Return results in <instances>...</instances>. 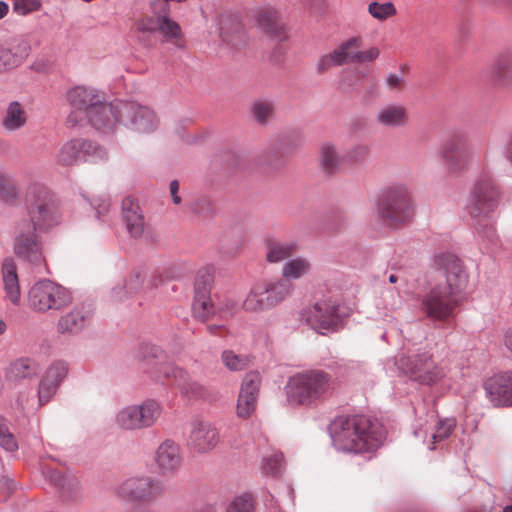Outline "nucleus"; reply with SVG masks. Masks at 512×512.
<instances>
[{
    "label": "nucleus",
    "mask_w": 512,
    "mask_h": 512,
    "mask_svg": "<svg viewBox=\"0 0 512 512\" xmlns=\"http://www.w3.org/2000/svg\"><path fill=\"white\" fill-rule=\"evenodd\" d=\"M67 101L71 108L68 123L81 125L84 121L102 133L113 132L119 124V101L108 103L103 93L88 86L68 90Z\"/></svg>",
    "instance_id": "1"
},
{
    "label": "nucleus",
    "mask_w": 512,
    "mask_h": 512,
    "mask_svg": "<svg viewBox=\"0 0 512 512\" xmlns=\"http://www.w3.org/2000/svg\"><path fill=\"white\" fill-rule=\"evenodd\" d=\"M329 433L338 451L354 454L375 452L386 437L378 420L363 415L337 417L329 425Z\"/></svg>",
    "instance_id": "2"
},
{
    "label": "nucleus",
    "mask_w": 512,
    "mask_h": 512,
    "mask_svg": "<svg viewBox=\"0 0 512 512\" xmlns=\"http://www.w3.org/2000/svg\"><path fill=\"white\" fill-rule=\"evenodd\" d=\"M332 377L322 370L295 373L284 387L286 400L292 407L310 408L323 402L332 393Z\"/></svg>",
    "instance_id": "3"
},
{
    "label": "nucleus",
    "mask_w": 512,
    "mask_h": 512,
    "mask_svg": "<svg viewBox=\"0 0 512 512\" xmlns=\"http://www.w3.org/2000/svg\"><path fill=\"white\" fill-rule=\"evenodd\" d=\"M27 221L31 229L47 231L62 220V214L55 195L45 185L31 184L25 194Z\"/></svg>",
    "instance_id": "4"
},
{
    "label": "nucleus",
    "mask_w": 512,
    "mask_h": 512,
    "mask_svg": "<svg viewBox=\"0 0 512 512\" xmlns=\"http://www.w3.org/2000/svg\"><path fill=\"white\" fill-rule=\"evenodd\" d=\"M415 214L411 189L407 184H396L375 203L372 215L375 219L390 227L409 223Z\"/></svg>",
    "instance_id": "5"
},
{
    "label": "nucleus",
    "mask_w": 512,
    "mask_h": 512,
    "mask_svg": "<svg viewBox=\"0 0 512 512\" xmlns=\"http://www.w3.org/2000/svg\"><path fill=\"white\" fill-rule=\"evenodd\" d=\"M293 284L286 281H270L253 285L246 294L242 309L247 313H260L275 308L293 292Z\"/></svg>",
    "instance_id": "6"
},
{
    "label": "nucleus",
    "mask_w": 512,
    "mask_h": 512,
    "mask_svg": "<svg viewBox=\"0 0 512 512\" xmlns=\"http://www.w3.org/2000/svg\"><path fill=\"white\" fill-rule=\"evenodd\" d=\"M71 302L70 291L48 279L34 283L28 291V306L37 313L60 311Z\"/></svg>",
    "instance_id": "7"
},
{
    "label": "nucleus",
    "mask_w": 512,
    "mask_h": 512,
    "mask_svg": "<svg viewBox=\"0 0 512 512\" xmlns=\"http://www.w3.org/2000/svg\"><path fill=\"white\" fill-rule=\"evenodd\" d=\"M162 413L161 404L154 399L120 408L114 417L115 425L124 431H138L156 424Z\"/></svg>",
    "instance_id": "8"
},
{
    "label": "nucleus",
    "mask_w": 512,
    "mask_h": 512,
    "mask_svg": "<svg viewBox=\"0 0 512 512\" xmlns=\"http://www.w3.org/2000/svg\"><path fill=\"white\" fill-rule=\"evenodd\" d=\"M396 365L411 380L421 385H434L447 377L446 366L436 364L427 352L411 356H400Z\"/></svg>",
    "instance_id": "9"
},
{
    "label": "nucleus",
    "mask_w": 512,
    "mask_h": 512,
    "mask_svg": "<svg viewBox=\"0 0 512 512\" xmlns=\"http://www.w3.org/2000/svg\"><path fill=\"white\" fill-rule=\"evenodd\" d=\"M459 302L442 284H437L421 295L419 311L432 321L448 322L454 317Z\"/></svg>",
    "instance_id": "10"
},
{
    "label": "nucleus",
    "mask_w": 512,
    "mask_h": 512,
    "mask_svg": "<svg viewBox=\"0 0 512 512\" xmlns=\"http://www.w3.org/2000/svg\"><path fill=\"white\" fill-rule=\"evenodd\" d=\"M13 250L18 258L37 268L39 272L45 269L41 241L27 221H20L16 226Z\"/></svg>",
    "instance_id": "11"
},
{
    "label": "nucleus",
    "mask_w": 512,
    "mask_h": 512,
    "mask_svg": "<svg viewBox=\"0 0 512 512\" xmlns=\"http://www.w3.org/2000/svg\"><path fill=\"white\" fill-rule=\"evenodd\" d=\"M107 153L95 142L84 139H72L63 143L54 155L58 165L73 166L81 162L105 160Z\"/></svg>",
    "instance_id": "12"
},
{
    "label": "nucleus",
    "mask_w": 512,
    "mask_h": 512,
    "mask_svg": "<svg viewBox=\"0 0 512 512\" xmlns=\"http://www.w3.org/2000/svg\"><path fill=\"white\" fill-rule=\"evenodd\" d=\"M339 303L331 298L321 299L302 312V318L318 333L335 332L340 324Z\"/></svg>",
    "instance_id": "13"
},
{
    "label": "nucleus",
    "mask_w": 512,
    "mask_h": 512,
    "mask_svg": "<svg viewBox=\"0 0 512 512\" xmlns=\"http://www.w3.org/2000/svg\"><path fill=\"white\" fill-rule=\"evenodd\" d=\"M119 124L138 133H152L159 125L153 110L135 102L119 101Z\"/></svg>",
    "instance_id": "14"
},
{
    "label": "nucleus",
    "mask_w": 512,
    "mask_h": 512,
    "mask_svg": "<svg viewBox=\"0 0 512 512\" xmlns=\"http://www.w3.org/2000/svg\"><path fill=\"white\" fill-rule=\"evenodd\" d=\"M435 263L445 277V283L442 284L445 290L460 300L469 281L463 262L453 254H440L436 256Z\"/></svg>",
    "instance_id": "15"
},
{
    "label": "nucleus",
    "mask_w": 512,
    "mask_h": 512,
    "mask_svg": "<svg viewBox=\"0 0 512 512\" xmlns=\"http://www.w3.org/2000/svg\"><path fill=\"white\" fill-rule=\"evenodd\" d=\"M441 157L449 173L460 174L470 168L473 152L463 135L454 134L444 142Z\"/></svg>",
    "instance_id": "16"
},
{
    "label": "nucleus",
    "mask_w": 512,
    "mask_h": 512,
    "mask_svg": "<svg viewBox=\"0 0 512 512\" xmlns=\"http://www.w3.org/2000/svg\"><path fill=\"white\" fill-rule=\"evenodd\" d=\"M497 190L489 176L478 179L472 188L465 209L472 218L486 216L496 205Z\"/></svg>",
    "instance_id": "17"
},
{
    "label": "nucleus",
    "mask_w": 512,
    "mask_h": 512,
    "mask_svg": "<svg viewBox=\"0 0 512 512\" xmlns=\"http://www.w3.org/2000/svg\"><path fill=\"white\" fill-rule=\"evenodd\" d=\"M157 482L146 475H135L124 479L114 487V494L123 501L148 502L156 496Z\"/></svg>",
    "instance_id": "18"
},
{
    "label": "nucleus",
    "mask_w": 512,
    "mask_h": 512,
    "mask_svg": "<svg viewBox=\"0 0 512 512\" xmlns=\"http://www.w3.org/2000/svg\"><path fill=\"white\" fill-rule=\"evenodd\" d=\"M157 372L159 374L154 376L156 380L173 378L181 394L188 399L205 400L210 396L209 391L204 385L193 380L185 370L171 363L160 364Z\"/></svg>",
    "instance_id": "19"
},
{
    "label": "nucleus",
    "mask_w": 512,
    "mask_h": 512,
    "mask_svg": "<svg viewBox=\"0 0 512 512\" xmlns=\"http://www.w3.org/2000/svg\"><path fill=\"white\" fill-rule=\"evenodd\" d=\"M68 371V364L63 360H56L46 368L37 390L40 405L48 403L54 397Z\"/></svg>",
    "instance_id": "20"
},
{
    "label": "nucleus",
    "mask_w": 512,
    "mask_h": 512,
    "mask_svg": "<svg viewBox=\"0 0 512 512\" xmlns=\"http://www.w3.org/2000/svg\"><path fill=\"white\" fill-rule=\"evenodd\" d=\"M483 388L494 407H512V372L494 374L484 382Z\"/></svg>",
    "instance_id": "21"
},
{
    "label": "nucleus",
    "mask_w": 512,
    "mask_h": 512,
    "mask_svg": "<svg viewBox=\"0 0 512 512\" xmlns=\"http://www.w3.org/2000/svg\"><path fill=\"white\" fill-rule=\"evenodd\" d=\"M219 439V432L212 423L195 421L191 425L187 444L192 452L206 454L217 446Z\"/></svg>",
    "instance_id": "22"
},
{
    "label": "nucleus",
    "mask_w": 512,
    "mask_h": 512,
    "mask_svg": "<svg viewBox=\"0 0 512 512\" xmlns=\"http://www.w3.org/2000/svg\"><path fill=\"white\" fill-rule=\"evenodd\" d=\"M154 464L160 475H176L183 464L180 446L170 439L163 441L155 451Z\"/></svg>",
    "instance_id": "23"
},
{
    "label": "nucleus",
    "mask_w": 512,
    "mask_h": 512,
    "mask_svg": "<svg viewBox=\"0 0 512 512\" xmlns=\"http://www.w3.org/2000/svg\"><path fill=\"white\" fill-rule=\"evenodd\" d=\"M261 376L258 372H249L242 380L237 400L236 412L241 418H248L255 410Z\"/></svg>",
    "instance_id": "24"
},
{
    "label": "nucleus",
    "mask_w": 512,
    "mask_h": 512,
    "mask_svg": "<svg viewBox=\"0 0 512 512\" xmlns=\"http://www.w3.org/2000/svg\"><path fill=\"white\" fill-rule=\"evenodd\" d=\"M214 267L207 265L199 270L196 280V296L193 302L194 316L205 322L212 317H216V304L213 303L209 296L200 291V280L203 279L204 284H209L213 280Z\"/></svg>",
    "instance_id": "25"
},
{
    "label": "nucleus",
    "mask_w": 512,
    "mask_h": 512,
    "mask_svg": "<svg viewBox=\"0 0 512 512\" xmlns=\"http://www.w3.org/2000/svg\"><path fill=\"white\" fill-rule=\"evenodd\" d=\"M92 316L93 311L88 305H77L58 319L57 331L60 334L77 335L89 326Z\"/></svg>",
    "instance_id": "26"
},
{
    "label": "nucleus",
    "mask_w": 512,
    "mask_h": 512,
    "mask_svg": "<svg viewBox=\"0 0 512 512\" xmlns=\"http://www.w3.org/2000/svg\"><path fill=\"white\" fill-rule=\"evenodd\" d=\"M358 47V40L351 38L334 49L331 53L321 57L317 63L319 71H325L332 66L354 63V48Z\"/></svg>",
    "instance_id": "27"
},
{
    "label": "nucleus",
    "mask_w": 512,
    "mask_h": 512,
    "mask_svg": "<svg viewBox=\"0 0 512 512\" xmlns=\"http://www.w3.org/2000/svg\"><path fill=\"white\" fill-rule=\"evenodd\" d=\"M1 272L6 299L13 305H19L21 301V289L17 266L11 258H7L3 261Z\"/></svg>",
    "instance_id": "28"
},
{
    "label": "nucleus",
    "mask_w": 512,
    "mask_h": 512,
    "mask_svg": "<svg viewBox=\"0 0 512 512\" xmlns=\"http://www.w3.org/2000/svg\"><path fill=\"white\" fill-rule=\"evenodd\" d=\"M257 26L274 41L282 42L287 39L283 25L278 21L277 12L272 8H263L256 15Z\"/></svg>",
    "instance_id": "29"
},
{
    "label": "nucleus",
    "mask_w": 512,
    "mask_h": 512,
    "mask_svg": "<svg viewBox=\"0 0 512 512\" xmlns=\"http://www.w3.org/2000/svg\"><path fill=\"white\" fill-rule=\"evenodd\" d=\"M122 213L129 234L140 237L145 230V221L138 203L132 197L123 200Z\"/></svg>",
    "instance_id": "30"
},
{
    "label": "nucleus",
    "mask_w": 512,
    "mask_h": 512,
    "mask_svg": "<svg viewBox=\"0 0 512 512\" xmlns=\"http://www.w3.org/2000/svg\"><path fill=\"white\" fill-rule=\"evenodd\" d=\"M376 122L389 128L403 127L408 123L407 109L401 104H387L378 110Z\"/></svg>",
    "instance_id": "31"
},
{
    "label": "nucleus",
    "mask_w": 512,
    "mask_h": 512,
    "mask_svg": "<svg viewBox=\"0 0 512 512\" xmlns=\"http://www.w3.org/2000/svg\"><path fill=\"white\" fill-rule=\"evenodd\" d=\"M38 370L39 365L36 360L29 357H20L9 364L5 377L8 381L18 382L35 377Z\"/></svg>",
    "instance_id": "32"
},
{
    "label": "nucleus",
    "mask_w": 512,
    "mask_h": 512,
    "mask_svg": "<svg viewBox=\"0 0 512 512\" xmlns=\"http://www.w3.org/2000/svg\"><path fill=\"white\" fill-rule=\"evenodd\" d=\"M311 271V263L305 257H295L288 259L282 266V278L277 281H286L291 283L293 280H298Z\"/></svg>",
    "instance_id": "33"
},
{
    "label": "nucleus",
    "mask_w": 512,
    "mask_h": 512,
    "mask_svg": "<svg viewBox=\"0 0 512 512\" xmlns=\"http://www.w3.org/2000/svg\"><path fill=\"white\" fill-rule=\"evenodd\" d=\"M295 241H270L266 246V260L269 263H279L296 251Z\"/></svg>",
    "instance_id": "34"
},
{
    "label": "nucleus",
    "mask_w": 512,
    "mask_h": 512,
    "mask_svg": "<svg viewBox=\"0 0 512 512\" xmlns=\"http://www.w3.org/2000/svg\"><path fill=\"white\" fill-rule=\"evenodd\" d=\"M153 12L157 15V31L163 35L166 40L179 38L180 41L182 37L181 27L169 16V11L160 12V8L157 7L156 11L153 10Z\"/></svg>",
    "instance_id": "35"
},
{
    "label": "nucleus",
    "mask_w": 512,
    "mask_h": 512,
    "mask_svg": "<svg viewBox=\"0 0 512 512\" xmlns=\"http://www.w3.org/2000/svg\"><path fill=\"white\" fill-rule=\"evenodd\" d=\"M26 123V113L19 102H11L2 120V126L7 131H15Z\"/></svg>",
    "instance_id": "36"
},
{
    "label": "nucleus",
    "mask_w": 512,
    "mask_h": 512,
    "mask_svg": "<svg viewBox=\"0 0 512 512\" xmlns=\"http://www.w3.org/2000/svg\"><path fill=\"white\" fill-rule=\"evenodd\" d=\"M492 75L502 84L512 82V54L509 52L500 54L492 66Z\"/></svg>",
    "instance_id": "37"
},
{
    "label": "nucleus",
    "mask_w": 512,
    "mask_h": 512,
    "mask_svg": "<svg viewBox=\"0 0 512 512\" xmlns=\"http://www.w3.org/2000/svg\"><path fill=\"white\" fill-rule=\"evenodd\" d=\"M319 161L322 169L327 173H332L337 170L339 165L342 162V157L340 156L336 147L327 142L322 144L319 152Z\"/></svg>",
    "instance_id": "38"
},
{
    "label": "nucleus",
    "mask_w": 512,
    "mask_h": 512,
    "mask_svg": "<svg viewBox=\"0 0 512 512\" xmlns=\"http://www.w3.org/2000/svg\"><path fill=\"white\" fill-rule=\"evenodd\" d=\"M19 197L18 188L12 175L0 171V201L13 204Z\"/></svg>",
    "instance_id": "39"
},
{
    "label": "nucleus",
    "mask_w": 512,
    "mask_h": 512,
    "mask_svg": "<svg viewBox=\"0 0 512 512\" xmlns=\"http://www.w3.org/2000/svg\"><path fill=\"white\" fill-rule=\"evenodd\" d=\"M456 422L453 418H446L443 420L437 421L435 424L433 431L430 434L431 442L429 444V449L433 450L434 444L439 443L450 436L452 431L454 430Z\"/></svg>",
    "instance_id": "40"
},
{
    "label": "nucleus",
    "mask_w": 512,
    "mask_h": 512,
    "mask_svg": "<svg viewBox=\"0 0 512 512\" xmlns=\"http://www.w3.org/2000/svg\"><path fill=\"white\" fill-rule=\"evenodd\" d=\"M225 512H255V502L251 494L234 496L226 505Z\"/></svg>",
    "instance_id": "41"
},
{
    "label": "nucleus",
    "mask_w": 512,
    "mask_h": 512,
    "mask_svg": "<svg viewBox=\"0 0 512 512\" xmlns=\"http://www.w3.org/2000/svg\"><path fill=\"white\" fill-rule=\"evenodd\" d=\"M12 54V58L19 66L30 54L31 46L29 42L23 38L14 39L7 48Z\"/></svg>",
    "instance_id": "42"
},
{
    "label": "nucleus",
    "mask_w": 512,
    "mask_h": 512,
    "mask_svg": "<svg viewBox=\"0 0 512 512\" xmlns=\"http://www.w3.org/2000/svg\"><path fill=\"white\" fill-rule=\"evenodd\" d=\"M368 12L373 18L379 21H384L389 17L394 16L397 13V10L392 2H371L368 5Z\"/></svg>",
    "instance_id": "43"
},
{
    "label": "nucleus",
    "mask_w": 512,
    "mask_h": 512,
    "mask_svg": "<svg viewBox=\"0 0 512 512\" xmlns=\"http://www.w3.org/2000/svg\"><path fill=\"white\" fill-rule=\"evenodd\" d=\"M239 310L238 302L233 298H224L216 304V317L231 319Z\"/></svg>",
    "instance_id": "44"
},
{
    "label": "nucleus",
    "mask_w": 512,
    "mask_h": 512,
    "mask_svg": "<svg viewBox=\"0 0 512 512\" xmlns=\"http://www.w3.org/2000/svg\"><path fill=\"white\" fill-rule=\"evenodd\" d=\"M221 360L230 371H240L246 366V360L232 350H224L221 354Z\"/></svg>",
    "instance_id": "45"
},
{
    "label": "nucleus",
    "mask_w": 512,
    "mask_h": 512,
    "mask_svg": "<svg viewBox=\"0 0 512 512\" xmlns=\"http://www.w3.org/2000/svg\"><path fill=\"white\" fill-rule=\"evenodd\" d=\"M251 112L258 122L265 123L272 115L273 104L269 101H256L251 107Z\"/></svg>",
    "instance_id": "46"
},
{
    "label": "nucleus",
    "mask_w": 512,
    "mask_h": 512,
    "mask_svg": "<svg viewBox=\"0 0 512 512\" xmlns=\"http://www.w3.org/2000/svg\"><path fill=\"white\" fill-rule=\"evenodd\" d=\"M13 11L18 15H27L38 11L41 7V0H12Z\"/></svg>",
    "instance_id": "47"
},
{
    "label": "nucleus",
    "mask_w": 512,
    "mask_h": 512,
    "mask_svg": "<svg viewBox=\"0 0 512 512\" xmlns=\"http://www.w3.org/2000/svg\"><path fill=\"white\" fill-rule=\"evenodd\" d=\"M0 446L6 450L13 452L17 449V442L14 435L9 431L8 427L4 423V420L0 417Z\"/></svg>",
    "instance_id": "48"
},
{
    "label": "nucleus",
    "mask_w": 512,
    "mask_h": 512,
    "mask_svg": "<svg viewBox=\"0 0 512 512\" xmlns=\"http://www.w3.org/2000/svg\"><path fill=\"white\" fill-rule=\"evenodd\" d=\"M282 461V453L275 452L269 457L263 459V469L267 474L275 475L279 472Z\"/></svg>",
    "instance_id": "49"
},
{
    "label": "nucleus",
    "mask_w": 512,
    "mask_h": 512,
    "mask_svg": "<svg viewBox=\"0 0 512 512\" xmlns=\"http://www.w3.org/2000/svg\"><path fill=\"white\" fill-rule=\"evenodd\" d=\"M131 295L126 282L118 283L111 289V299L114 302H121Z\"/></svg>",
    "instance_id": "50"
},
{
    "label": "nucleus",
    "mask_w": 512,
    "mask_h": 512,
    "mask_svg": "<svg viewBox=\"0 0 512 512\" xmlns=\"http://www.w3.org/2000/svg\"><path fill=\"white\" fill-rule=\"evenodd\" d=\"M18 65L12 58L10 51L0 46V72L8 71L16 68Z\"/></svg>",
    "instance_id": "51"
},
{
    "label": "nucleus",
    "mask_w": 512,
    "mask_h": 512,
    "mask_svg": "<svg viewBox=\"0 0 512 512\" xmlns=\"http://www.w3.org/2000/svg\"><path fill=\"white\" fill-rule=\"evenodd\" d=\"M379 56V49L371 47L366 51H358L354 48V62H372Z\"/></svg>",
    "instance_id": "52"
},
{
    "label": "nucleus",
    "mask_w": 512,
    "mask_h": 512,
    "mask_svg": "<svg viewBox=\"0 0 512 512\" xmlns=\"http://www.w3.org/2000/svg\"><path fill=\"white\" fill-rule=\"evenodd\" d=\"M145 277L146 275L142 271H135L132 273L128 283H126L132 295L141 289Z\"/></svg>",
    "instance_id": "53"
},
{
    "label": "nucleus",
    "mask_w": 512,
    "mask_h": 512,
    "mask_svg": "<svg viewBox=\"0 0 512 512\" xmlns=\"http://www.w3.org/2000/svg\"><path fill=\"white\" fill-rule=\"evenodd\" d=\"M367 154H368V147L366 145L359 144L351 149L348 156H349V158H351L355 161H359V160L364 159L367 156Z\"/></svg>",
    "instance_id": "54"
},
{
    "label": "nucleus",
    "mask_w": 512,
    "mask_h": 512,
    "mask_svg": "<svg viewBox=\"0 0 512 512\" xmlns=\"http://www.w3.org/2000/svg\"><path fill=\"white\" fill-rule=\"evenodd\" d=\"M47 476L50 478L51 482H53L58 488L64 489L66 487L67 479L62 476L58 471L48 470Z\"/></svg>",
    "instance_id": "55"
},
{
    "label": "nucleus",
    "mask_w": 512,
    "mask_h": 512,
    "mask_svg": "<svg viewBox=\"0 0 512 512\" xmlns=\"http://www.w3.org/2000/svg\"><path fill=\"white\" fill-rule=\"evenodd\" d=\"M138 30L140 32H155L157 31V15L154 18L144 20L138 24Z\"/></svg>",
    "instance_id": "56"
},
{
    "label": "nucleus",
    "mask_w": 512,
    "mask_h": 512,
    "mask_svg": "<svg viewBox=\"0 0 512 512\" xmlns=\"http://www.w3.org/2000/svg\"><path fill=\"white\" fill-rule=\"evenodd\" d=\"M206 329L211 335L224 336L230 334L229 329L225 324H209Z\"/></svg>",
    "instance_id": "57"
},
{
    "label": "nucleus",
    "mask_w": 512,
    "mask_h": 512,
    "mask_svg": "<svg viewBox=\"0 0 512 512\" xmlns=\"http://www.w3.org/2000/svg\"><path fill=\"white\" fill-rule=\"evenodd\" d=\"M97 206H95L96 216L101 219L110 209V200L108 198L99 199Z\"/></svg>",
    "instance_id": "58"
},
{
    "label": "nucleus",
    "mask_w": 512,
    "mask_h": 512,
    "mask_svg": "<svg viewBox=\"0 0 512 512\" xmlns=\"http://www.w3.org/2000/svg\"><path fill=\"white\" fill-rule=\"evenodd\" d=\"M402 82H403L402 76L399 74H394V73L389 74L386 79L387 86L391 89H396V88L400 87Z\"/></svg>",
    "instance_id": "59"
},
{
    "label": "nucleus",
    "mask_w": 512,
    "mask_h": 512,
    "mask_svg": "<svg viewBox=\"0 0 512 512\" xmlns=\"http://www.w3.org/2000/svg\"><path fill=\"white\" fill-rule=\"evenodd\" d=\"M169 190H170V195L172 197L173 203L176 204V205L180 204L181 203V198L178 195L179 183H178L177 180L171 181V183L169 185Z\"/></svg>",
    "instance_id": "60"
},
{
    "label": "nucleus",
    "mask_w": 512,
    "mask_h": 512,
    "mask_svg": "<svg viewBox=\"0 0 512 512\" xmlns=\"http://www.w3.org/2000/svg\"><path fill=\"white\" fill-rule=\"evenodd\" d=\"M504 345L512 353V328L507 329L504 334Z\"/></svg>",
    "instance_id": "61"
},
{
    "label": "nucleus",
    "mask_w": 512,
    "mask_h": 512,
    "mask_svg": "<svg viewBox=\"0 0 512 512\" xmlns=\"http://www.w3.org/2000/svg\"><path fill=\"white\" fill-rule=\"evenodd\" d=\"M388 280L392 284L400 282L401 285H402L405 282V280H404V278L402 277L401 274H390L389 277H388Z\"/></svg>",
    "instance_id": "62"
},
{
    "label": "nucleus",
    "mask_w": 512,
    "mask_h": 512,
    "mask_svg": "<svg viewBox=\"0 0 512 512\" xmlns=\"http://www.w3.org/2000/svg\"><path fill=\"white\" fill-rule=\"evenodd\" d=\"M8 11L9 5L4 1H0V20L7 15Z\"/></svg>",
    "instance_id": "63"
},
{
    "label": "nucleus",
    "mask_w": 512,
    "mask_h": 512,
    "mask_svg": "<svg viewBox=\"0 0 512 512\" xmlns=\"http://www.w3.org/2000/svg\"><path fill=\"white\" fill-rule=\"evenodd\" d=\"M507 158L512 163V142L508 145L506 149Z\"/></svg>",
    "instance_id": "64"
}]
</instances>
